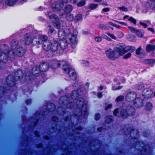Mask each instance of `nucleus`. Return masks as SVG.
I'll list each match as a JSON object with an SVG mask.
<instances>
[{"label": "nucleus", "instance_id": "1", "mask_svg": "<svg viewBox=\"0 0 155 155\" xmlns=\"http://www.w3.org/2000/svg\"><path fill=\"white\" fill-rule=\"evenodd\" d=\"M78 32L76 30L73 31L72 33L69 27L63 28L62 26L60 28L58 32V35L60 39H68L70 42L71 43L73 48H75L77 44V37Z\"/></svg>", "mask_w": 155, "mask_h": 155}, {"label": "nucleus", "instance_id": "2", "mask_svg": "<svg viewBox=\"0 0 155 155\" xmlns=\"http://www.w3.org/2000/svg\"><path fill=\"white\" fill-rule=\"evenodd\" d=\"M130 131V136L132 139L131 141L134 139V142H136L135 144L134 145L133 147H135L136 149L138 150H140L142 152H147V149L145 147H143L144 146L143 141L137 142V139H136L138 136V132L137 130L134 129L131 130V128H130L129 125H127L124 126L123 130V131L126 134H129Z\"/></svg>", "mask_w": 155, "mask_h": 155}, {"label": "nucleus", "instance_id": "3", "mask_svg": "<svg viewBox=\"0 0 155 155\" xmlns=\"http://www.w3.org/2000/svg\"><path fill=\"white\" fill-rule=\"evenodd\" d=\"M135 49V48L132 46L126 47L125 46H120L119 47L116 48L114 51L110 48L106 49V54L107 57L109 58H117L119 55H122L128 51L133 52Z\"/></svg>", "mask_w": 155, "mask_h": 155}, {"label": "nucleus", "instance_id": "4", "mask_svg": "<svg viewBox=\"0 0 155 155\" xmlns=\"http://www.w3.org/2000/svg\"><path fill=\"white\" fill-rule=\"evenodd\" d=\"M59 43L57 39H54L50 41L45 42L44 44V49L46 51L51 50L55 51L59 48Z\"/></svg>", "mask_w": 155, "mask_h": 155}, {"label": "nucleus", "instance_id": "5", "mask_svg": "<svg viewBox=\"0 0 155 155\" xmlns=\"http://www.w3.org/2000/svg\"><path fill=\"white\" fill-rule=\"evenodd\" d=\"M22 73L21 70H18L15 74V78L12 76H8L6 78L7 84L10 86H14L16 84V81L22 78Z\"/></svg>", "mask_w": 155, "mask_h": 155}, {"label": "nucleus", "instance_id": "6", "mask_svg": "<svg viewBox=\"0 0 155 155\" xmlns=\"http://www.w3.org/2000/svg\"><path fill=\"white\" fill-rule=\"evenodd\" d=\"M15 58L14 51L13 50L2 52L0 53V62H1L5 63L8 60V58L11 60H12Z\"/></svg>", "mask_w": 155, "mask_h": 155}, {"label": "nucleus", "instance_id": "7", "mask_svg": "<svg viewBox=\"0 0 155 155\" xmlns=\"http://www.w3.org/2000/svg\"><path fill=\"white\" fill-rule=\"evenodd\" d=\"M101 146L100 141L98 140H94L91 142L90 145V148L92 152L88 151L85 155H97L98 154V148Z\"/></svg>", "mask_w": 155, "mask_h": 155}, {"label": "nucleus", "instance_id": "8", "mask_svg": "<svg viewBox=\"0 0 155 155\" xmlns=\"http://www.w3.org/2000/svg\"><path fill=\"white\" fill-rule=\"evenodd\" d=\"M84 101V100L83 98H80L77 100L76 104L78 108H80L81 107V114L87 116V107L85 105L83 104Z\"/></svg>", "mask_w": 155, "mask_h": 155}, {"label": "nucleus", "instance_id": "9", "mask_svg": "<svg viewBox=\"0 0 155 155\" xmlns=\"http://www.w3.org/2000/svg\"><path fill=\"white\" fill-rule=\"evenodd\" d=\"M48 15L50 19L53 20L54 26L57 28H59L61 27L60 21L57 16L52 14L51 12H48Z\"/></svg>", "mask_w": 155, "mask_h": 155}, {"label": "nucleus", "instance_id": "10", "mask_svg": "<svg viewBox=\"0 0 155 155\" xmlns=\"http://www.w3.org/2000/svg\"><path fill=\"white\" fill-rule=\"evenodd\" d=\"M64 5V3L60 0L54 2L52 5V8L54 11H57L61 10Z\"/></svg>", "mask_w": 155, "mask_h": 155}, {"label": "nucleus", "instance_id": "11", "mask_svg": "<svg viewBox=\"0 0 155 155\" xmlns=\"http://www.w3.org/2000/svg\"><path fill=\"white\" fill-rule=\"evenodd\" d=\"M136 93L133 91H130L127 92L125 98L127 101L129 102H132L136 97Z\"/></svg>", "mask_w": 155, "mask_h": 155}, {"label": "nucleus", "instance_id": "12", "mask_svg": "<svg viewBox=\"0 0 155 155\" xmlns=\"http://www.w3.org/2000/svg\"><path fill=\"white\" fill-rule=\"evenodd\" d=\"M69 44H71V47L73 48L72 46L71 43L70 42L68 38L61 39L59 43L60 48L62 50L65 49L67 47L68 45Z\"/></svg>", "mask_w": 155, "mask_h": 155}, {"label": "nucleus", "instance_id": "13", "mask_svg": "<svg viewBox=\"0 0 155 155\" xmlns=\"http://www.w3.org/2000/svg\"><path fill=\"white\" fill-rule=\"evenodd\" d=\"M39 69H38V68L37 66H34L32 68V74H29L28 73L26 74V80H30L31 79V76L32 74L34 75L35 76H38L39 74Z\"/></svg>", "mask_w": 155, "mask_h": 155}, {"label": "nucleus", "instance_id": "14", "mask_svg": "<svg viewBox=\"0 0 155 155\" xmlns=\"http://www.w3.org/2000/svg\"><path fill=\"white\" fill-rule=\"evenodd\" d=\"M47 114V112L45 111H42L40 112H37L35 115V118L34 120L31 122L32 125L33 126H35L36 123L38 121V118L39 117H41V116H45Z\"/></svg>", "mask_w": 155, "mask_h": 155}, {"label": "nucleus", "instance_id": "15", "mask_svg": "<svg viewBox=\"0 0 155 155\" xmlns=\"http://www.w3.org/2000/svg\"><path fill=\"white\" fill-rule=\"evenodd\" d=\"M153 91L150 88L144 89L142 92L143 96L145 98H149L151 96Z\"/></svg>", "mask_w": 155, "mask_h": 155}, {"label": "nucleus", "instance_id": "16", "mask_svg": "<svg viewBox=\"0 0 155 155\" xmlns=\"http://www.w3.org/2000/svg\"><path fill=\"white\" fill-rule=\"evenodd\" d=\"M133 104L135 107H140L143 105V100L141 98L136 97L134 101Z\"/></svg>", "mask_w": 155, "mask_h": 155}, {"label": "nucleus", "instance_id": "17", "mask_svg": "<svg viewBox=\"0 0 155 155\" xmlns=\"http://www.w3.org/2000/svg\"><path fill=\"white\" fill-rule=\"evenodd\" d=\"M16 49V51H15V49L13 50V51H14L15 55H16L18 56H21L24 55L25 53V50L22 47L20 46Z\"/></svg>", "mask_w": 155, "mask_h": 155}, {"label": "nucleus", "instance_id": "18", "mask_svg": "<svg viewBox=\"0 0 155 155\" xmlns=\"http://www.w3.org/2000/svg\"><path fill=\"white\" fill-rule=\"evenodd\" d=\"M49 65L47 62H44L41 64L39 66V70L41 72L46 71L49 68Z\"/></svg>", "mask_w": 155, "mask_h": 155}, {"label": "nucleus", "instance_id": "19", "mask_svg": "<svg viewBox=\"0 0 155 155\" xmlns=\"http://www.w3.org/2000/svg\"><path fill=\"white\" fill-rule=\"evenodd\" d=\"M66 73L68 74L69 77L73 80H75L77 78L76 74L74 70L71 68L68 70Z\"/></svg>", "mask_w": 155, "mask_h": 155}, {"label": "nucleus", "instance_id": "20", "mask_svg": "<svg viewBox=\"0 0 155 155\" xmlns=\"http://www.w3.org/2000/svg\"><path fill=\"white\" fill-rule=\"evenodd\" d=\"M61 68L62 69L65 73L67 72L68 70L71 68L66 62L62 61H61Z\"/></svg>", "mask_w": 155, "mask_h": 155}, {"label": "nucleus", "instance_id": "21", "mask_svg": "<svg viewBox=\"0 0 155 155\" xmlns=\"http://www.w3.org/2000/svg\"><path fill=\"white\" fill-rule=\"evenodd\" d=\"M49 41L47 40V37L46 35H40L38 38V44L43 43V47L44 48V44L45 42Z\"/></svg>", "mask_w": 155, "mask_h": 155}, {"label": "nucleus", "instance_id": "22", "mask_svg": "<svg viewBox=\"0 0 155 155\" xmlns=\"http://www.w3.org/2000/svg\"><path fill=\"white\" fill-rule=\"evenodd\" d=\"M61 61H59L57 60H54L52 61L51 65V68L53 69L57 68L61 65Z\"/></svg>", "mask_w": 155, "mask_h": 155}, {"label": "nucleus", "instance_id": "23", "mask_svg": "<svg viewBox=\"0 0 155 155\" xmlns=\"http://www.w3.org/2000/svg\"><path fill=\"white\" fill-rule=\"evenodd\" d=\"M25 43L27 45H29L32 42L33 39L31 35L28 34H26L25 36Z\"/></svg>", "mask_w": 155, "mask_h": 155}, {"label": "nucleus", "instance_id": "24", "mask_svg": "<svg viewBox=\"0 0 155 155\" xmlns=\"http://www.w3.org/2000/svg\"><path fill=\"white\" fill-rule=\"evenodd\" d=\"M152 41H150L151 44L147 45L146 46V51L148 52H150L155 49V41L152 43Z\"/></svg>", "mask_w": 155, "mask_h": 155}, {"label": "nucleus", "instance_id": "25", "mask_svg": "<svg viewBox=\"0 0 155 155\" xmlns=\"http://www.w3.org/2000/svg\"><path fill=\"white\" fill-rule=\"evenodd\" d=\"M129 115L133 116L135 113V109L131 106H129L127 107L126 109Z\"/></svg>", "mask_w": 155, "mask_h": 155}, {"label": "nucleus", "instance_id": "26", "mask_svg": "<svg viewBox=\"0 0 155 155\" xmlns=\"http://www.w3.org/2000/svg\"><path fill=\"white\" fill-rule=\"evenodd\" d=\"M81 91L80 89L77 90L73 91L71 93V97L74 99H75L79 95V92Z\"/></svg>", "mask_w": 155, "mask_h": 155}, {"label": "nucleus", "instance_id": "27", "mask_svg": "<svg viewBox=\"0 0 155 155\" xmlns=\"http://www.w3.org/2000/svg\"><path fill=\"white\" fill-rule=\"evenodd\" d=\"M11 45L12 48L11 50L13 51L20 46L18 45V42L16 39H13L12 40L11 42Z\"/></svg>", "mask_w": 155, "mask_h": 155}, {"label": "nucleus", "instance_id": "28", "mask_svg": "<svg viewBox=\"0 0 155 155\" xmlns=\"http://www.w3.org/2000/svg\"><path fill=\"white\" fill-rule=\"evenodd\" d=\"M121 116L124 118H126L129 115V114L127 113L126 110L122 109L120 112Z\"/></svg>", "mask_w": 155, "mask_h": 155}, {"label": "nucleus", "instance_id": "29", "mask_svg": "<svg viewBox=\"0 0 155 155\" xmlns=\"http://www.w3.org/2000/svg\"><path fill=\"white\" fill-rule=\"evenodd\" d=\"M113 121V117L110 115L107 116L105 117V122L107 124H110Z\"/></svg>", "mask_w": 155, "mask_h": 155}, {"label": "nucleus", "instance_id": "30", "mask_svg": "<svg viewBox=\"0 0 155 155\" xmlns=\"http://www.w3.org/2000/svg\"><path fill=\"white\" fill-rule=\"evenodd\" d=\"M61 148L62 150H65L66 152L67 153V154L68 155H72V152L69 151L68 147L65 144H63L61 146ZM73 153H74L73 152Z\"/></svg>", "mask_w": 155, "mask_h": 155}, {"label": "nucleus", "instance_id": "31", "mask_svg": "<svg viewBox=\"0 0 155 155\" xmlns=\"http://www.w3.org/2000/svg\"><path fill=\"white\" fill-rule=\"evenodd\" d=\"M48 110L49 111H52L55 109V106L53 103L48 104L47 106Z\"/></svg>", "mask_w": 155, "mask_h": 155}, {"label": "nucleus", "instance_id": "32", "mask_svg": "<svg viewBox=\"0 0 155 155\" xmlns=\"http://www.w3.org/2000/svg\"><path fill=\"white\" fill-rule=\"evenodd\" d=\"M144 33V31L142 30H137L135 33L138 37L142 38L143 37Z\"/></svg>", "mask_w": 155, "mask_h": 155}, {"label": "nucleus", "instance_id": "33", "mask_svg": "<svg viewBox=\"0 0 155 155\" xmlns=\"http://www.w3.org/2000/svg\"><path fill=\"white\" fill-rule=\"evenodd\" d=\"M17 1L16 0L15 1L14 0H7L5 1V4L9 6H13L14 5Z\"/></svg>", "mask_w": 155, "mask_h": 155}, {"label": "nucleus", "instance_id": "34", "mask_svg": "<svg viewBox=\"0 0 155 155\" xmlns=\"http://www.w3.org/2000/svg\"><path fill=\"white\" fill-rule=\"evenodd\" d=\"M72 131L73 132V134H69V136H74L75 135V134H79V132L78 131L79 130H80L81 129V127H79L78 128H77L76 129L74 130L73 129V127H71Z\"/></svg>", "mask_w": 155, "mask_h": 155}, {"label": "nucleus", "instance_id": "35", "mask_svg": "<svg viewBox=\"0 0 155 155\" xmlns=\"http://www.w3.org/2000/svg\"><path fill=\"white\" fill-rule=\"evenodd\" d=\"M72 10V7L71 5H68L65 7L64 11L67 13L70 12Z\"/></svg>", "mask_w": 155, "mask_h": 155}, {"label": "nucleus", "instance_id": "36", "mask_svg": "<svg viewBox=\"0 0 155 155\" xmlns=\"http://www.w3.org/2000/svg\"><path fill=\"white\" fill-rule=\"evenodd\" d=\"M155 60L153 59H146L144 61V63L146 64H153L155 62Z\"/></svg>", "mask_w": 155, "mask_h": 155}, {"label": "nucleus", "instance_id": "37", "mask_svg": "<svg viewBox=\"0 0 155 155\" xmlns=\"http://www.w3.org/2000/svg\"><path fill=\"white\" fill-rule=\"evenodd\" d=\"M127 38L128 40L131 41H134L136 40V37L130 34H129L127 35Z\"/></svg>", "mask_w": 155, "mask_h": 155}, {"label": "nucleus", "instance_id": "38", "mask_svg": "<svg viewBox=\"0 0 155 155\" xmlns=\"http://www.w3.org/2000/svg\"><path fill=\"white\" fill-rule=\"evenodd\" d=\"M97 4L91 3L88 6V8L91 10H93L97 8Z\"/></svg>", "mask_w": 155, "mask_h": 155}, {"label": "nucleus", "instance_id": "39", "mask_svg": "<svg viewBox=\"0 0 155 155\" xmlns=\"http://www.w3.org/2000/svg\"><path fill=\"white\" fill-rule=\"evenodd\" d=\"M98 28L101 29H103V30H109V27L106 26L104 24H100L98 25Z\"/></svg>", "mask_w": 155, "mask_h": 155}, {"label": "nucleus", "instance_id": "40", "mask_svg": "<svg viewBox=\"0 0 155 155\" xmlns=\"http://www.w3.org/2000/svg\"><path fill=\"white\" fill-rule=\"evenodd\" d=\"M124 99V97L123 95H120L117 97L115 101L117 102L122 101Z\"/></svg>", "mask_w": 155, "mask_h": 155}, {"label": "nucleus", "instance_id": "41", "mask_svg": "<svg viewBox=\"0 0 155 155\" xmlns=\"http://www.w3.org/2000/svg\"><path fill=\"white\" fill-rule=\"evenodd\" d=\"M74 16L72 14H68L66 16V20L69 21H71L73 20Z\"/></svg>", "mask_w": 155, "mask_h": 155}, {"label": "nucleus", "instance_id": "42", "mask_svg": "<svg viewBox=\"0 0 155 155\" xmlns=\"http://www.w3.org/2000/svg\"><path fill=\"white\" fill-rule=\"evenodd\" d=\"M146 107L148 110H150L152 109L153 108V105L150 102H147L146 105Z\"/></svg>", "mask_w": 155, "mask_h": 155}, {"label": "nucleus", "instance_id": "43", "mask_svg": "<svg viewBox=\"0 0 155 155\" xmlns=\"http://www.w3.org/2000/svg\"><path fill=\"white\" fill-rule=\"evenodd\" d=\"M82 63L84 66L88 67L89 65V62L86 60H83L82 61Z\"/></svg>", "mask_w": 155, "mask_h": 155}, {"label": "nucleus", "instance_id": "44", "mask_svg": "<svg viewBox=\"0 0 155 155\" xmlns=\"http://www.w3.org/2000/svg\"><path fill=\"white\" fill-rule=\"evenodd\" d=\"M144 87V84L141 83L138 84L137 85V88L138 90H141Z\"/></svg>", "mask_w": 155, "mask_h": 155}, {"label": "nucleus", "instance_id": "45", "mask_svg": "<svg viewBox=\"0 0 155 155\" xmlns=\"http://www.w3.org/2000/svg\"><path fill=\"white\" fill-rule=\"evenodd\" d=\"M86 3L85 0H82L78 2L77 4V6L79 7H81L84 6Z\"/></svg>", "mask_w": 155, "mask_h": 155}, {"label": "nucleus", "instance_id": "46", "mask_svg": "<svg viewBox=\"0 0 155 155\" xmlns=\"http://www.w3.org/2000/svg\"><path fill=\"white\" fill-rule=\"evenodd\" d=\"M5 89L2 86L0 87V97H2L4 94Z\"/></svg>", "mask_w": 155, "mask_h": 155}, {"label": "nucleus", "instance_id": "47", "mask_svg": "<svg viewBox=\"0 0 155 155\" xmlns=\"http://www.w3.org/2000/svg\"><path fill=\"white\" fill-rule=\"evenodd\" d=\"M128 28L130 31L133 33H135L137 30V29H136L132 26H129L128 27Z\"/></svg>", "mask_w": 155, "mask_h": 155}, {"label": "nucleus", "instance_id": "48", "mask_svg": "<svg viewBox=\"0 0 155 155\" xmlns=\"http://www.w3.org/2000/svg\"><path fill=\"white\" fill-rule=\"evenodd\" d=\"M49 28L48 31V33L49 34H51L53 33L54 31V28L51 27V26H48Z\"/></svg>", "mask_w": 155, "mask_h": 155}, {"label": "nucleus", "instance_id": "49", "mask_svg": "<svg viewBox=\"0 0 155 155\" xmlns=\"http://www.w3.org/2000/svg\"><path fill=\"white\" fill-rule=\"evenodd\" d=\"M82 15L81 14L77 15L75 17V19L78 21L81 20L82 19Z\"/></svg>", "mask_w": 155, "mask_h": 155}, {"label": "nucleus", "instance_id": "50", "mask_svg": "<svg viewBox=\"0 0 155 155\" xmlns=\"http://www.w3.org/2000/svg\"><path fill=\"white\" fill-rule=\"evenodd\" d=\"M129 51L130 52V53H129L127 54L124 55L123 57V58L124 59H127V58L130 57V56L131 55V54L130 53L131 52H130V51H128V52H129ZM128 52V51L127 52Z\"/></svg>", "mask_w": 155, "mask_h": 155}, {"label": "nucleus", "instance_id": "51", "mask_svg": "<svg viewBox=\"0 0 155 155\" xmlns=\"http://www.w3.org/2000/svg\"><path fill=\"white\" fill-rule=\"evenodd\" d=\"M66 97H63L60 99V103H61V100L63 101L62 103L63 104H64L67 103V100L65 99Z\"/></svg>", "mask_w": 155, "mask_h": 155}, {"label": "nucleus", "instance_id": "52", "mask_svg": "<svg viewBox=\"0 0 155 155\" xmlns=\"http://www.w3.org/2000/svg\"><path fill=\"white\" fill-rule=\"evenodd\" d=\"M102 37L103 38L106 39L108 41H112L111 39L109 37L105 35H102Z\"/></svg>", "mask_w": 155, "mask_h": 155}, {"label": "nucleus", "instance_id": "53", "mask_svg": "<svg viewBox=\"0 0 155 155\" xmlns=\"http://www.w3.org/2000/svg\"><path fill=\"white\" fill-rule=\"evenodd\" d=\"M100 117V115L99 113H96L94 115V119L96 120H98Z\"/></svg>", "mask_w": 155, "mask_h": 155}, {"label": "nucleus", "instance_id": "54", "mask_svg": "<svg viewBox=\"0 0 155 155\" xmlns=\"http://www.w3.org/2000/svg\"><path fill=\"white\" fill-rule=\"evenodd\" d=\"M128 20L129 21H131L133 22L134 24H136V20L132 17H130L128 19Z\"/></svg>", "mask_w": 155, "mask_h": 155}, {"label": "nucleus", "instance_id": "55", "mask_svg": "<svg viewBox=\"0 0 155 155\" xmlns=\"http://www.w3.org/2000/svg\"><path fill=\"white\" fill-rule=\"evenodd\" d=\"M107 34L109 35L110 37L112 39H113L114 40L116 39V38L115 36L113 34H110L109 32H107Z\"/></svg>", "mask_w": 155, "mask_h": 155}, {"label": "nucleus", "instance_id": "56", "mask_svg": "<svg viewBox=\"0 0 155 155\" xmlns=\"http://www.w3.org/2000/svg\"><path fill=\"white\" fill-rule=\"evenodd\" d=\"M118 8L120 10L123 11L127 12V9L124 6H122L121 7H118Z\"/></svg>", "mask_w": 155, "mask_h": 155}, {"label": "nucleus", "instance_id": "57", "mask_svg": "<svg viewBox=\"0 0 155 155\" xmlns=\"http://www.w3.org/2000/svg\"><path fill=\"white\" fill-rule=\"evenodd\" d=\"M95 40L96 42H99L102 41V38L100 37H96L95 38Z\"/></svg>", "mask_w": 155, "mask_h": 155}, {"label": "nucleus", "instance_id": "58", "mask_svg": "<svg viewBox=\"0 0 155 155\" xmlns=\"http://www.w3.org/2000/svg\"><path fill=\"white\" fill-rule=\"evenodd\" d=\"M122 86H119L118 87H117L116 86L114 85V86H113L112 87V89L114 90H119L121 89L122 88Z\"/></svg>", "mask_w": 155, "mask_h": 155}, {"label": "nucleus", "instance_id": "59", "mask_svg": "<svg viewBox=\"0 0 155 155\" xmlns=\"http://www.w3.org/2000/svg\"><path fill=\"white\" fill-rule=\"evenodd\" d=\"M66 107L68 108H72L73 107L74 104L72 103H69L67 104Z\"/></svg>", "mask_w": 155, "mask_h": 155}, {"label": "nucleus", "instance_id": "60", "mask_svg": "<svg viewBox=\"0 0 155 155\" xmlns=\"http://www.w3.org/2000/svg\"><path fill=\"white\" fill-rule=\"evenodd\" d=\"M117 33L119 38H122L124 35V33L121 31H118Z\"/></svg>", "mask_w": 155, "mask_h": 155}, {"label": "nucleus", "instance_id": "61", "mask_svg": "<svg viewBox=\"0 0 155 155\" xmlns=\"http://www.w3.org/2000/svg\"><path fill=\"white\" fill-rule=\"evenodd\" d=\"M141 50V48L140 47L137 49L136 51V53L137 54H140V51Z\"/></svg>", "mask_w": 155, "mask_h": 155}, {"label": "nucleus", "instance_id": "62", "mask_svg": "<svg viewBox=\"0 0 155 155\" xmlns=\"http://www.w3.org/2000/svg\"><path fill=\"white\" fill-rule=\"evenodd\" d=\"M119 111H118V109H115L113 112V114L115 116H116L117 114L118 113Z\"/></svg>", "mask_w": 155, "mask_h": 155}, {"label": "nucleus", "instance_id": "63", "mask_svg": "<svg viewBox=\"0 0 155 155\" xmlns=\"http://www.w3.org/2000/svg\"><path fill=\"white\" fill-rule=\"evenodd\" d=\"M112 107V104H108L105 107V110H107L111 108Z\"/></svg>", "mask_w": 155, "mask_h": 155}, {"label": "nucleus", "instance_id": "64", "mask_svg": "<svg viewBox=\"0 0 155 155\" xmlns=\"http://www.w3.org/2000/svg\"><path fill=\"white\" fill-rule=\"evenodd\" d=\"M61 2L64 3V4H66V3L69 2L70 0H60Z\"/></svg>", "mask_w": 155, "mask_h": 155}]
</instances>
